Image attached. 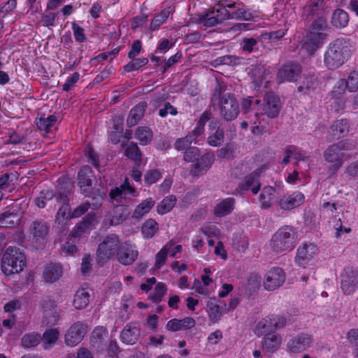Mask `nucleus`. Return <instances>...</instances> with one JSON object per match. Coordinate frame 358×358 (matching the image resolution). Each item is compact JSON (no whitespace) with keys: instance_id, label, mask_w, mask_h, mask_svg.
Returning <instances> with one entry per match:
<instances>
[{"instance_id":"obj_23","label":"nucleus","mask_w":358,"mask_h":358,"mask_svg":"<svg viewBox=\"0 0 358 358\" xmlns=\"http://www.w3.org/2000/svg\"><path fill=\"white\" fill-rule=\"evenodd\" d=\"M196 322L192 317H187L182 320L176 318L169 320L166 326L168 331H177L190 329L195 326Z\"/></svg>"},{"instance_id":"obj_8","label":"nucleus","mask_w":358,"mask_h":358,"mask_svg":"<svg viewBox=\"0 0 358 358\" xmlns=\"http://www.w3.org/2000/svg\"><path fill=\"white\" fill-rule=\"evenodd\" d=\"M222 8L219 1L213 8L199 14L197 22L206 27H213L227 20Z\"/></svg>"},{"instance_id":"obj_30","label":"nucleus","mask_w":358,"mask_h":358,"mask_svg":"<svg viewBox=\"0 0 358 358\" xmlns=\"http://www.w3.org/2000/svg\"><path fill=\"white\" fill-rule=\"evenodd\" d=\"M141 334L138 327L131 324H127L121 332L122 341L128 345H134L138 341Z\"/></svg>"},{"instance_id":"obj_38","label":"nucleus","mask_w":358,"mask_h":358,"mask_svg":"<svg viewBox=\"0 0 358 358\" xmlns=\"http://www.w3.org/2000/svg\"><path fill=\"white\" fill-rule=\"evenodd\" d=\"M349 20L348 13L341 8H337L332 13L331 22L336 28L341 29L348 24Z\"/></svg>"},{"instance_id":"obj_43","label":"nucleus","mask_w":358,"mask_h":358,"mask_svg":"<svg viewBox=\"0 0 358 358\" xmlns=\"http://www.w3.org/2000/svg\"><path fill=\"white\" fill-rule=\"evenodd\" d=\"M308 30L315 33H321L323 36L327 37L329 26L326 18L324 17H317L313 21Z\"/></svg>"},{"instance_id":"obj_58","label":"nucleus","mask_w":358,"mask_h":358,"mask_svg":"<svg viewBox=\"0 0 358 358\" xmlns=\"http://www.w3.org/2000/svg\"><path fill=\"white\" fill-rule=\"evenodd\" d=\"M55 197L53 191L52 190H43L40 192L39 196L35 199L36 205L41 208L45 206L47 201H50Z\"/></svg>"},{"instance_id":"obj_5","label":"nucleus","mask_w":358,"mask_h":358,"mask_svg":"<svg viewBox=\"0 0 358 358\" xmlns=\"http://www.w3.org/2000/svg\"><path fill=\"white\" fill-rule=\"evenodd\" d=\"M220 3L226 20H250L253 17L252 14L248 11L243 3L240 1L222 0Z\"/></svg>"},{"instance_id":"obj_28","label":"nucleus","mask_w":358,"mask_h":358,"mask_svg":"<svg viewBox=\"0 0 358 358\" xmlns=\"http://www.w3.org/2000/svg\"><path fill=\"white\" fill-rule=\"evenodd\" d=\"M147 107V103L141 101L131 109L127 119V124L129 127H132L138 124L144 116Z\"/></svg>"},{"instance_id":"obj_3","label":"nucleus","mask_w":358,"mask_h":358,"mask_svg":"<svg viewBox=\"0 0 358 358\" xmlns=\"http://www.w3.org/2000/svg\"><path fill=\"white\" fill-rule=\"evenodd\" d=\"M26 265L24 253L17 247H8L1 259V270L6 275L18 273Z\"/></svg>"},{"instance_id":"obj_37","label":"nucleus","mask_w":358,"mask_h":358,"mask_svg":"<svg viewBox=\"0 0 358 358\" xmlns=\"http://www.w3.org/2000/svg\"><path fill=\"white\" fill-rule=\"evenodd\" d=\"M90 192V195L84 196L91 198L92 201L91 203L92 208L97 209L102 204L106 196V192L101 185H96L94 187H92V190Z\"/></svg>"},{"instance_id":"obj_61","label":"nucleus","mask_w":358,"mask_h":358,"mask_svg":"<svg viewBox=\"0 0 358 358\" xmlns=\"http://www.w3.org/2000/svg\"><path fill=\"white\" fill-rule=\"evenodd\" d=\"M59 334V332L57 329H51L43 333L42 338L41 337V340H42L44 343L53 344L57 341Z\"/></svg>"},{"instance_id":"obj_31","label":"nucleus","mask_w":358,"mask_h":358,"mask_svg":"<svg viewBox=\"0 0 358 358\" xmlns=\"http://www.w3.org/2000/svg\"><path fill=\"white\" fill-rule=\"evenodd\" d=\"M235 203L236 200L232 197L222 200L214 208V215L217 217H222L231 213L234 209Z\"/></svg>"},{"instance_id":"obj_1","label":"nucleus","mask_w":358,"mask_h":358,"mask_svg":"<svg viewBox=\"0 0 358 358\" xmlns=\"http://www.w3.org/2000/svg\"><path fill=\"white\" fill-rule=\"evenodd\" d=\"M349 40L338 38L331 42L324 54V62L330 70L342 66L350 56Z\"/></svg>"},{"instance_id":"obj_45","label":"nucleus","mask_w":358,"mask_h":358,"mask_svg":"<svg viewBox=\"0 0 358 358\" xmlns=\"http://www.w3.org/2000/svg\"><path fill=\"white\" fill-rule=\"evenodd\" d=\"M173 247V243L170 241L156 255L155 264L154 265L155 270L159 269L165 264L169 252L172 250Z\"/></svg>"},{"instance_id":"obj_21","label":"nucleus","mask_w":358,"mask_h":358,"mask_svg":"<svg viewBox=\"0 0 358 358\" xmlns=\"http://www.w3.org/2000/svg\"><path fill=\"white\" fill-rule=\"evenodd\" d=\"M317 248L314 245L305 243L302 247L297 249L295 262L301 266L305 265L313 257L316 253Z\"/></svg>"},{"instance_id":"obj_59","label":"nucleus","mask_w":358,"mask_h":358,"mask_svg":"<svg viewBox=\"0 0 358 358\" xmlns=\"http://www.w3.org/2000/svg\"><path fill=\"white\" fill-rule=\"evenodd\" d=\"M217 60L222 64L237 66L243 63V58L236 55H224L218 57Z\"/></svg>"},{"instance_id":"obj_56","label":"nucleus","mask_w":358,"mask_h":358,"mask_svg":"<svg viewBox=\"0 0 358 358\" xmlns=\"http://www.w3.org/2000/svg\"><path fill=\"white\" fill-rule=\"evenodd\" d=\"M227 86L223 82L216 80V86L215 87L213 93L211 97V103L215 105L217 103L224 95L223 93L226 91Z\"/></svg>"},{"instance_id":"obj_57","label":"nucleus","mask_w":358,"mask_h":358,"mask_svg":"<svg viewBox=\"0 0 358 358\" xmlns=\"http://www.w3.org/2000/svg\"><path fill=\"white\" fill-rule=\"evenodd\" d=\"M275 192V189L271 186L263 189L262 193L259 196L260 201L264 208H269L271 206V196Z\"/></svg>"},{"instance_id":"obj_35","label":"nucleus","mask_w":358,"mask_h":358,"mask_svg":"<svg viewBox=\"0 0 358 358\" xmlns=\"http://www.w3.org/2000/svg\"><path fill=\"white\" fill-rule=\"evenodd\" d=\"M191 162L192 164L190 172L193 176H198L206 172L211 166L213 161L211 158H194Z\"/></svg>"},{"instance_id":"obj_14","label":"nucleus","mask_w":358,"mask_h":358,"mask_svg":"<svg viewBox=\"0 0 358 358\" xmlns=\"http://www.w3.org/2000/svg\"><path fill=\"white\" fill-rule=\"evenodd\" d=\"M325 0H308L303 8L302 16L305 20H311L314 17H323Z\"/></svg>"},{"instance_id":"obj_60","label":"nucleus","mask_w":358,"mask_h":358,"mask_svg":"<svg viewBox=\"0 0 358 358\" xmlns=\"http://www.w3.org/2000/svg\"><path fill=\"white\" fill-rule=\"evenodd\" d=\"M325 161V166L331 175L336 173L343 164L342 158H326Z\"/></svg>"},{"instance_id":"obj_6","label":"nucleus","mask_w":358,"mask_h":358,"mask_svg":"<svg viewBox=\"0 0 358 358\" xmlns=\"http://www.w3.org/2000/svg\"><path fill=\"white\" fill-rule=\"evenodd\" d=\"M217 104L220 106L221 117L227 122L235 120L240 113L239 103L232 94H224Z\"/></svg>"},{"instance_id":"obj_50","label":"nucleus","mask_w":358,"mask_h":358,"mask_svg":"<svg viewBox=\"0 0 358 358\" xmlns=\"http://www.w3.org/2000/svg\"><path fill=\"white\" fill-rule=\"evenodd\" d=\"M224 140V132L223 129H221L220 127H217L216 131L209 135L207 138V143L213 147L220 146Z\"/></svg>"},{"instance_id":"obj_7","label":"nucleus","mask_w":358,"mask_h":358,"mask_svg":"<svg viewBox=\"0 0 358 358\" xmlns=\"http://www.w3.org/2000/svg\"><path fill=\"white\" fill-rule=\"evenodd\" d=\"M302 72L301 65L293 61L284 64L278 71L277 80L279 83L285 82H294Z\"/></svg>"},{"instance_id":"obj_39","label":"nucleus","mask_w":358,"mask_h":358,"mask_svg":"<svg viewBox=\"0 0 358 358\" xmlns=\"http://www.w3.org/2000/svg\"><path fill=\"white\" fill-rule=\"evenodd\" d=\"M349 150V145L341 141L329 145L324 152V157H344L345 151Z\"/></svg>"},{"instance_id":"obj_34","label":"nucleus","mask_w":358,"mask_h":358,"mask_svg":"<svg viewBox=\"0 0 358 358\" xmlns=\"http://www.w3.org/2000/svg\"><path fill=\"white\" fill-rule=\"evenodd\" d=\"M56 122L57 117L55 115H50L47 117L43 115L36 118L35 121L38 129L43 133V135L52 132Z\"/></svg>"},{"instance_id":"obj_10","label":"nucleus","mask_w":358,"mask_h":358,"mask_svg":"<svg viewBox=\"0 0 358 358\" xmlns=\"http://www.w3.org/2000/svg\"><path fill=\"white\" fill-rule=\"evenodd\" d=\"M267 169L268 166L263 164L259 169L246 176L244 180L238 185V188L243 191L251 189L253 194H257L261 187L259 178Z\"/></svg>"},{"instance_id":"obj_12","label":"nucleus","mask_w":358,"mask_h":358,"mask_svg":"<svg viewBox=\"0 0 358 358\" xmlns=\"http://www.w3.org/2000/svg\"><path fill=\"white\" fill-rule=\"evenodd\" d=\"M285 280V274L282 268L274 267L265 275L264 287L266 290L273 291L280 287Z\"/></svg>"},{"instance_id":"obj_13","label":"nucleus","mask_w":358,"mask_h":358,"mask_svg":"<svg viewBox=\"0 0 358 358\" xmlns=\"http://www.w3.org/2000/svg\"><path fill=\"white\" fill-rule=\"evenodd\" d=\"M50 227L47 222L42 219H36L30 224L29 231L34 242L44 245L49 233Z\"/></svg>"},{"instance_id":"obj_44","label":"nucleus","mask_w":358,"mask_h":358,"mask_svg":"<svg viewBox=\"0 0 358 358\" xmlns=\"http://www.w3.org/2000/svg\"><path fill=\"white\" fill-rule=\"evenodd\" d=\"M135 137L141 144L148 145L152 140V131L148 127H138L136 129Z\"/></svg>"},{"instance_id":"obj_9","label":"nucleus","mask_w":358,"mask_h":358,"mask_svg":"<svg viewBox=\"0 0 358 358\" xmlns=\"http://www.w3.org/2000/svg\"><path fill=\"white\" fill-rule=\"evenodd\" d=\"M87 331V325L86 323L81 321L73 323L65 334V343L70 347L76 346L83 341Z\"/></svg>"},{"instance_id":"obj_62","label":"nucleus","mask_w":358,"mask_h":358,"mask_svg":"<svg viewBox=\"0 0 358 358\" xmlns=\"http://www.w3.org/2000/svg\"><path fill=\"white\" fill-rule=\"evenodd\" d=\"M61 203H62V206L59 208L57 214V220L59 223L63 222L65 219L70 217L71 214L69 202Z\"/></svg>"},{"instance_id":"obj_19","label":"nucleus","mask_w":358,"mask_h":358,"mask_svg":"<svg viewBox=\"0 0 358 358\" xmlns=\"http://www.w3.org/2000/svg\"><path fill=\"white\" fill-rule=\"evenodd\" d=\"M349 127V123L346 119L336 120L331 125L327 138L329 141L340 138L348 133Z\"/></svg>"},{"instance_id":"obj_36","label":"nucleus","mask_w":358,"mask_h":358,"mask_svg":"<svg viewBox=\"0 0 358 358\" xmlns=\"http://www.w3.org/2000/svg\"><path fill=\"white\" fill-rule=\"evenodd\" d=\"M138 252L129 246H122L120 248L117 257L118 261L124 265L131 264L137 258Z\"/></svg>"},{"instance_id":"obj_25","label":"nucleus","mask_w":358,"mask_h":358,"mask_svg":"<svg viewBox=\"0 0 358 358\" xmlns=\"http://www.w3.org/2000/svg\"><path fill=\"white\" fill-rule=\"evenodd\" d=\"M73 188V184L68 178H62L58 180L57 195H55L59 202H69V195Z\"/></svg>"},{"instance_id":"obj_42","label":"nucleus","mask_w":358,"mask_h":358,"mask_svg":"<svg viewBox=\"0 0 358 358\" xmlns=\"http://www.w3.org/2000/svg\"><path fill=\"white\" fill-rule=\"evenodd\" d=\"M155 201L152 198H148L139 203L134 210L132 218L141 219L147 214L155 206Z\"/></svg>"},{"instance_id":"obj_24","label":"nucleus","mask_w":358,"mask_h":358,"mask_svg":"<svg viewBox=\"0 0 358 358\" xmlns=\"http://www.w3.org/2000/svg\"><path fill=\"white\" fill-rule=\"evenodd\" d=\"M304 202V196L302 193L296 192L289 196H283L279 201L281 208L291 210L301 206Z\"/></svg>"},{"instance_id":"obj_26","label":"nucleus","mask_w":358,"mask_h":358,"mask_svg":"<svg viewBox=\"0 0 358 358\" xmlns=\"http://www.w3.org/2000/svg\"><path fill=\"white\" fill-rule=\"evenodd\" d=\"M63 273V268L59 263H50L44 268L43 276L45 282H55L58 280Z\"/></svg>"},{"instance_id":"obj_2","label":"nucleus","mask_w":358,"mask_h":358,"mask_svg":"<svg viewBox=\"0 0 358 358\" xmlns=\"http://www.w3.org/2000/svg\"><path fill=\"white\" fill-rule=\"evenodd\" d=\"M297 234L290 226H283L277 230L270 240L271 249L275 253L290 251L294 248Z\"/></svg>"},{"instance_id":"obj_47","label":"nucleus","mask_w":358,"mask_h":358,"mask_svg":"<svg viewBox=\"0 0 358 358\" xmlns=\"http://www.w3.org/2000/svg\"><path fill=\"white\" fill-rule=\"evenodd\" d=\"M19 218L16 213L5 212L0 214V227L11 228L18 223Z\"/></svg>"},{"instance_id":"obj_32","label":"nucleus","mask_w":358,"mask_h":358,"mask_svg":"<svg viewBox=\"0 0 358 358\" xmlns=\"http://www.w3.org/2000/svg\"><path fill=\"white\" fill-rule=\"evenodd\" d=\"M319 85L318 77L314 74H308L303 78L297 90L304 94L314 92Z\"/></svg>"},{"instance_id":"obj_27","label":"nucleus","mask_w":358,"mask_h":358,"mask_svg":"<svg viewBox=\"0 0 358 358\" xmlns=\"http://www.w3.org/2000/svg\"><path fill=\"white\" fill-rule=\"evenodd\" d=\"M129 214V210L127 206L120 205L115 206L106 216L110 220V225H117L126 220Z\"/></svg>"},{"instance_id":"obj_33","label":"nucleus","mask_w":358,"mask_h":358,"mask_svg":"<svg viewBox=\"0 0 358 358\" xmlns=\"http://www.w3.org/2000/svg\"><path fill=\"white\" fill-rule=\"evenodd\" d=\"M207 307L208 308L210 320L213 322H218L226 310V304H224V306L217 304L216 297H213L209 299L207 303Z\"/></svg>"},{"instance_id":"obj_48","label":"nucleus","mask_w":358,"mask_h":358,"mask_svg":"<svg viewBox=\"0 0 358 358\" xmlns=\"http://www.w3.org/2000/svg\"><path fill=\"white\" fill-rule=\"evenodd\" d=\"M158 229V223L153 219H148L146 220L141 227L142 234L146 238H151L153 237Z\"/></svg>"},{"instance_id":"obj_22","label":"nucleus","mask_w":358,"mask_h":358,"mask_svg":"<svg viewBox=\"0 0 358 358\" xmlns=\"http://www.w3.org/2000/svg\"><path fill=\"white\" fill-rule=\"evenodd\" d=\"M312 342L311 336L308 334H301L290 340L287 343L289 350L294 353H299L308 348Z\"/></svg>"},{"instance_id":"obj_15","label":"nucleus","mask_w":358,"mask_h":358,"mask_svg":"<svg viewBox=\"0 0 358 358\" xmlns=\"http://www.w3.org/2000/svg\"><path fill=\"white\" fill-rule=\"evenodd\" d=\"M327 37L323 36L320 33L313 32L308 30L305 36L303 48L309 55H313L327 40Z\"/></svg>"},{"instance_id":"obj_18","label":"nucleus","mask_w":358,"mask_h":358,"mask_svg":"<svg viewBox=\"0 0 358 358\" xmlns=\"http://www.w3.org/2000/svg\"><path fill=\"white\" fill-rule=\"evenodd\" d=\"M45 317H50L49 323L52 325L55 324L59 320V313L57 311V304L56 301L50 296L43 297L40 303Z\"/></svg>"},{"instance_id":"obj_29","label":"nucleus","mask_w":358,"mask_h":358,"mask_svg":"<svg viewBox=\"0 0 358 358\" xmlns=\"http://www.w3.org/2000/svg\"><path fill=\"white\" fill-rule=\"evenodd\" d=\"M282 342L281 336L275 334H266L262 341V348L265 353H273L280 347Z\"/></svg>"},{"instance_id":"obj_51","label":"nucleus","mask_w":358,"mask_h":358,"mask_svg":"<svg viewBox=\"0 0 358 358\" xmlns=\"http://www.w3.org/2000/svg\"><path fill=\"white\" fill-rule=\"evenodd\" d=\"M170 9L171 8L163 10L152 19L150 26L151 30L158 29V27L167 20L171 12Z\"/></svg>"},{"instance_id":"obj_53","label":"nucleus","mask_w":358,"mask_h":358,"mask_svg":"<svg viewBox=\"0 0 358 358\" xmlns=\"http://www.w3.org/2000/svg\"><path fill=\"white\" fill-rule=\"evenodd\" d=\"M41 336L39 334H27L21 339L22 345L25 348H33L39 344Z\"/></svg>"},{"instance_id":"obj_52","label":"nucleus","mask_w":358,"mask_h":358,"mask_svg":"<svg viewBox=\"0 0 358 358\" xmlns=\"http://www.w3.org/2000/svg\"><path fill=\"white\" fill-rule=\"evenodd\" d=\"M167 291L166 285L163 282H158L155 288L153 294L149 296L148 299L156 303H159L162 301L163 296Z\"/></svg>"},{"instance_id":"obj_46","label":"nucleus","mask_w":358,"mask_h":358,"mask_svg":"<svg viewBox=\"0 0 358 358\" xmlns=\"http://www.w3.org/2000/svg\"><path fill=\"white\" fill-rule=\"evenodd\" d=\"M177 199L174 195L166 196L157 206L159 214L164 215L170 212L176 206Z\"/></svg>"},{"instance_id":"obj_20","label":"nucleus","mask_w":358,"mask_h":358,"mask_svg":"<svg viewBox=\"0 0 358 358\" xmlns=\"http://www.w3.org/2000/svg\"><path fill=\"white\" fill-rule=\"evenodd\" d=\"M96 222L95 213H89L85 217L83 220L78 222L71 232V236L74 238L80 237L83 234L88 230L92 229L94 227Z\"/></svg>"},{"instance_id":"obj_11","label":"nucleus","mask_w":358,"mask_h":358,"mask_svg":"<svg viewBox=\"0 0 358 358\" xmlns=\"http://www.w3.org/2000/svg\"><path fill=\"white\" fill-rule=\"evenodd\" d=\"M263 111L270 118L278 116L282 108L280 97L274 92H267L263 99Z\"/></svg>"},{"instance_id":"obj_4","label":"nucleus","mask_w":358,"mask_h":358,"mask_svg":"<svg viewBox=\"0 0 358 358\" xmlns=\"http://www.w3.org/2000/svg\"><path fill=\"white\" fill-rule=\"evenodd\" d=\"M119 238L116 234H110L99 245L96 250L98 264L103 265L109 261L119 248Z\"/></svg>"},{"instance_id":"obj_64","label":"nucleus","mask_w":358,"mask_h":358,"mask_svg":"<svg viewBox=\"0 0 358 358\" xmlns=\"http://www.w3.org/2000/svg\"><path fill=\"white\" fill-rule=\"evenodd\" d=\"M345 82L348 83V90L350 92L356 91L358 89V73L355 71H352Z\"/></svg>"},{"instance_id":"obj_41","label":"nucleus","mask_w":358,"mask_h":358,"mask_svg":"<svg viewBox=\"0 0 358 358\" xmlns=\"http://www.w3.org/2000/svg\"><path fill=\"white\" fill-rule=\"evenodd\" d=\"M90 293L85 289H78L73 300V306L77 310L85 308L90 303Z\"/></svg>"},{"instance_id":"obj_17","label":"nucleus","mask_w":358,"mask_h":358,"mask_svg":"<svg viewBox=\"0 0 358 358\" xmlns=\"http://www.w3.org/2000/svg\"><path fill=\"white\" fill-rule=\"evenodd\" d=\"M358 285V273L357 271L352 268L345 269L342 275L341 289L345 294L353 293Z\"/></svg>"},{"instance_id":"obj_16","label":"nucleus","mask_w":358,"mask_h":358,"mask_svg":"<svg viewBox=\"0 0 358 358\" xmlns=\"http://www.w3.org/2000/svg\"><path fill=\"white\" fill-rule=\"evenodd\" d=\"M94 176L92 169L90 166H84L78 173V185L80 187L81 194L90 195L92 187V178Z\"/></svg>"},{"instance_id":"obj_55","label":"nucleus","mask_w":358,"mask_h":358,"mask_svg":"<svg viewBox=\"0 0 358 358\" xmlns=\"http://www.w3.org/2000/svg\"><path fill=\"white\" fill-rule=\"evenodd\" d=\"M131 59V61L130 62L124 66V70L126 72L137 71L141 67L145 66L148 63V59L145 57L138 59L134 58Z\"/></svg>"},{"instance_id":"obj_40","label":"nucleus","mask_w":358,"mask_h":358,"mask_svg":"<svg viewBox=\"0 0 358 358\" xmlns=\"http://www.w3.org/2000/svg\"><path fill=\"white\" fill-rule=\"evenodd\" d=\"M261 276L257 273H250L243 285L245 292L248 296L256 293L260 287Z\"/></svg>"},{"instance_id":"obj_49","label":"nucleus","mask_w":358,"mask_h":358,"mask_svg":"<svg viewBox=\"0 0 358 358\" xmlns=\"http://www.w3.org/2000/svg\"><path fill=\"white\" fill-rule=\"evenodd\" d=\"M259 41V38H243L240 43L241 49L244 52L251 53L253 51L258 50V43Z\"/></svg>"},{"instance_id":"obj_54","label":"nucleus","mask_w":358,"mask_h":358,"mask_svg":"<svg viewBox=\"0 0 358 358\" xmlns=\"http://www.w3.org/2000/svg\"><path fill=\"white\" fill-rule=\"evenodd\" d=\"M274 329L270 324V320L268 317L264 318L259 321L255 328V332L258 336L265 334V336L268 334H271L270 332L273 331Z\"/></svg>"},{"instance_id":"obj_63","label":"nucleus","mask_w":358,"mask_h":358,"mask_svg":"<svg viewBox=\"0 0 358 358\" xmlns=\"http://www.w3.org/2000/svg\"><path fill=\"white\" fill-rule=\"evenodd\" d=\"M192 136L187 135L184 138H178L175 143V148L178 150H187L192 142Z\"/></svg>"}]
</instances>
